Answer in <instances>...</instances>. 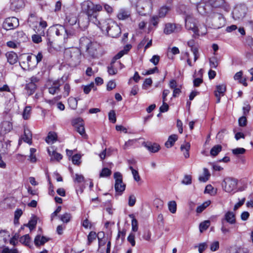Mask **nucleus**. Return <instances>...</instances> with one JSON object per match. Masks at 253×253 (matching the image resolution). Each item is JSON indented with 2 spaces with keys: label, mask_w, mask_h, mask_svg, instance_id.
Instances as JSON below:
<instances>
[{
  "label": "nucleus",
  "mask_w": 253,
  "mask_h": 253,
  "mask_svg": "<svg viewBox=\"0 0 253 253\" xmlns=\"http://www.w3.org/2000/svg\"><path fill=\"white\" fill-rule=\"evenodd\" d=\"M78 21L77 16L70 13L66 15L64 25L56 24L50 27L47 32V44L48 47H52L53 41L50 34L54 33L57 36H62L63 43H66L68 40L76 36V30L72 26L75 25Z\"/></svg>",
  "instance_id": "f257e3e1"
},
{
  "label": "nucleus",
  "mask_w": 253,
  "mask_h": 253,
  "mask_svg": "<svg viewBox=\"0 0 253 253\" xmlns=\"http://www.w3.org/2000/svg\"><path fill=\"white\" fill-rule=\"evenodd\" d=\"M96 25L102 32H106L108 35L112 38L118 37L121 33V28L119 25L110 19L105 20H100L99 24Z\"/></svg>",
  "instance_id": "f03ea898"
},
{
  "label": "nucleus",
  "mask_w": 253,
  "mask_h": 253,
  "mask_svg": "<svg viewBox=\"0 0 253 253\" xmlns=\"http://www.w3.org/2000/svg\"><path fill=\"white\" fill-rule=\"evenodd\" d=\"M64 59L71 66H76L81 62V50L78 48L66 49L64 54Z\"/></svg>",
  "instance_id": "7ed1b4c3"
},
{
  "label": "nucleus",
  "mask_w": 253,
  "mask_h": 253,
  "mask_svg": "<svg viewBox=\"0 0 253 253\" xmlns=\"http://www.w3.org/2000/svg\"><path fill=\"white\" fill-rule=\"evenodd\" d=\"M94 3L89 0L84 1L81 4V8L82 11L85 13L87 16V21L90 22L94 24H99V21L97 18V15L93 14Z\"/></svg>",
  "instance_id": "20e7f679"
},
{
  "label": "nucleus",
  "mask_w": 253,
  "mask_h": 253,
  "mask_svg": "<svg viewBox=\"0 0 253 253\" xmlns=\"http://www.w3.org/2000/svg\"><path fill=\"white\" fill-rule=\"evenodd\" d=\"M236 216L233 212L228 211L225 212L223 217L221 219V231L222 234L226 235L230 232V228L226 222L230 224H234L236 223Z\"/></svg>",
  "instance_id": "39448f33"
},
{
  "label": "nucleus",
  "mask_w": 253,
  "mask_h": 253,
  "mask_svg": "<svg viewBox=\"0 0 253 253\" xmlns=\"http://www.w3.org/2000/svg\"><path fill=\"white\" fill-rule=\"evenodd\" d=\"M185 27L188 30H191L194 33L193 37L196 38L199 36V29L197 26V20L191 14H187L185 18Z\"/></svg>",
  "instance_id": "423d86ee"
},
{
  "label": "nucleus",
  "mask_w": 253,
  "mask_h": 253,
  "mask_svg": "<svg viewBox=\"0 0 253 253\" xmlns=\"http://www.w3.org/2000/svg\"><path fill=\"white\" fill-rule=\"evenodd\" d=\"M80 45L82 47L85 48L86 51L91 56H93L96 51L97 44L91 42L88 38L83 37L80 41Z\"/></svg>",
  "instance_id": "0eeeda50"
},
{
  "label": "nucleus",
  "mask_w": 253,
  "mask_h": 253,
  "mask_svg": "<svg viewBox=\"0 0 253 253\" xmlns=\"http://www.w3.org/2000/svg\"><path fill=\"white\" fill-rule=\"evenodd\" d=\"M238 184V180L232 177L225 178L222 183V186L224 190L228 193L236 192Z\"/></svg>",
  "instance_id": "6e6552de"
},
{
  "label": "nucleus",
  "mask_w": 253,
  "mask_h": 253,
  "mask_svg": "<svg viewBox=\"0 0 253 253\" xmlns=\"http://www.w3.org/2000/svg\"><path fill=\"white\" fill-rule=\"evenodd\" d=\"M115 179V189L117 195H121L125 191L126 184L123 182V176L119 172H116L114 174Z\"/></svg>",
  "instance_id": "1a4fd4ad"
},
{
  "label": "nucleus",
  "mask_w": 253,
  "mask_h": 253,
  "mask_svg": "<svg viewBox=\"0 0 253 253\" xmlns=\"http://www.w3.org/2000/svg\"><path fill=\"white\" fill-rule=\"evenodd\" d=\"M247 11V7L244 3H240L236 5L232 14L235 20L243 19L246 15Z\"/></svg>",
  "instance_id": "9d476101"
},
{
  "label": "nucleus",
  "mask_w": 253,
  "mask_h": 253,
  "mask_svg": "<svg viewBox=\"0 0 253 253\" xmlns=\"http://www.w3.org/2000/svg\"><path fill=\"white\" fill-rule=\"evenodd\" d=\"M39 81V79L35 76L32 77L27 81V83L25 85V89L29 95H31L34 93L37 88L36 84Z\"/></svg>",
  "instance_id": "9b49d317"
},
{
  "label": "nucleus",
  "mask_w": 253,
  "mask_h": 253,
  "mask_svg": "<svg viewBox=\"0 0 253 253\" xmlns=\"http://www.w3.org/2000/svg\"><path fill=\"white\" fill-rule=\"evenodd\" d=\"M67 80L66 77H62L61 79L55 80L53 82H50V86L48 87V92L51 94H54L60 90V86L61 84L64 83Z\"/></svg>",
  "instance_id": "f8f14e48"
},
{
  "label": "nucleus",
  "mask_w": 253,
  "mask_h": 253,
  "mask_svg": "<svg viewBox=\"0 0 253 253\" xmlns=\"http://www.w3.org/2000/svg\"><path fill=\"white\" fill-rule=\"evenodd\" d=\"M19 20L15 17H8L5 19L2 27L6 30H13L19 26Z\"/></svg>",
  "instance_id": "ddd939ff"
},
{
  "label": "nucleus",
  "mask_w": 253,
  "mask_h": 253,
  "mask_svg": "<svg viewBox=\"0 0 253 253\" xmlns=\"http://www.w3.org/2000/svg\"><path fill=\"white\" fill-rule=\"evenodd\" d=\"M73 125L75 126L77 131L79 132L84 138H87V135L85 131L83 120L79 118L74 120L72 122Z\"/></svg>",
  "instance_id": "4468645a"
},
{
  "label": "nucleus",
  "mask_w": 253,
  "mask_h": 253,
  "mask_svg": "<svg viewBox=\"0 0 253 253\" xmlns=\"http://www.w3.org/2000/svg\"><path fill=\"white\" fill-rule=\"evenodd\" d=\"M31 145L32 143V134L31 130L27 126L24 127V134L21 136L18 141V144H21L22 141Z\"/></svg>",
  "instance_id": "2eb2a0df"
},
{
  "label": "nucleus",
  "mask_w": 253,
  "mask_h": 253,
  "mask_svg": "<svg viewBox=\"0 0 253 253\" xmlns=\"http://www.w3.org/2000/svg\"><path fill=\"white\" fill-rule=\"evenodd\" d=\"M213 21L215 28L219 29L223 27L225 24V19L223 15L214 13L213 16Z\"/></svg>",
  "instance_id": "dca6fc26"
},
{
  "label": "nucleus",
  "mask_w": 253,
  "mask_h": 253,
  "mask_svg": "<svg viewBox=\"0 0 253 253\" xmlns=\"http://www.w3.org/2000/svg\"><path fill=\"white\" fill-rule=\"evenodd\" d=\"M2 91H6L10 93V94L7 95L9 97L8 104H9V107L13 106L16 102V98L14 93L10 91L8 85L7 84H4L2 86H0V92Z\"/></svg>",
  "instance_id": "f3484780"
},
{
  "label": "nucleus",
  "mask_w": 253,
  "mask_h": 253,
  "mask_svg": "<svg viewBox=\"0 0 253 253\" xmlns=\"http://www.w3.org/2000/svg\"><path fill=\"white\" fill-rule=\"evenodd\" d=\"M131 11L127 8H120L117 14V18L120 20H125L130 17Z\"/></svg>",
  "instance_id": "a211bd4d"
},
{
  "label": "nucleus",
  "mask_w": 253,
  "mask_h": 253,
  "mask_svg": "<svg viewBox=\"0 0 253 253\" xmlns=\"http://www.w3.org/2000/svg\"><path fill=\"white\" fill-rule=\"evenodd\" d=\"M12 129V125L9 121H3L0 124V133L5 134Z\"/></svg>",
  "instance_id": "6ab92c4d"
},
{
  "label": "nucleus",
  "mask_w": 253,
  "mask_h": 253,
  "mask_svg": "<svg viewBox=\"0 0 253 253\" xmlns=\"http://www.w3.org/2000/svg\"><path fill=\"white\" fill-rule=\"evenodd\" d=\"M25 6V3L23 0H12L11 2V9L14 10H20Z\"/></svg>",
  "instance_id": "aec40b11"
},
{
  "label": "nucleus",
  "mask_w": 253,
  "mask_h": 253,
  "mask_svg": "<svg viewBox=\"0 0 253 253\" xmlns=\"http://www.w3.org/2000/svg\"><path fill=\"white\" fill-rule=\"evenodd\" d=\"M7 62L11 65H13L17 62L18 56L16 53L10 51L5 54Z\"/></svg>",
  "instance_id": "412c9836"
},
{
  "label": "nucleus",
  "mask_w": 253,
  "mask_h": 253,
  "mask_svg": "<svg viewBox=\"0 0 253 253\" xmlns=\"http://www.w3.org/2000/svg\"><path fill=\"white\" fill-rule=\"evenodd\" d=\"M47 151L49 155L51 157V161L56 160L59 161L62 159V155L54 151L52 147L48 148Z\"/></svg>",
  "instance_id": "4be33fe9"
},
{
  "label": "nucleus",
  "mask_w": 253,
  "mask_h": 253,
  "mask_svg": "<svg viewBox=\"0 0 253 253\" xmlns=\"http://www.w3.org/2000/svg\"><path fill=\"white\" fill-rule=\"evenodd\" d=\"M212 4L213 7L221 8L226 11H229V6L224 0H215Z\"/></svg>",
  "instance_id": "5701e85b"
},
{
  "label": "nucleus",
  "mask_w": 253,
  "mask_h": 253,
  "mask_svg": "<svg viewBox=\"0 0 253 253\" xmlns=\"http://www.w3.org/2000/svg\"><path fill=\"white\" fill-rule=\"evenodd\" d=\"M176 30V26L175 24L168 23L165 25L164 32L167 35H169L174 33Z\"/></svg>",
  "instance_id": "b1692460"
},
{
  "label": "nucleus",
  "mask_w": 253,
  "mask_h": 253,
  "mask_svg": "<svg viewBox=\"0 0 253 253\" xmlns=\"http://www.w3.org/2000/svg\"><path fill=\"white\" fill-rule=\"evenodd\" d=\"M48 241V239L45 237L37 235L35 238L34 243L36 246H39L41 245H43Z\"/></svg>",
  "instance_id": "393cba45"
},
{
  "label": "nucleus",
  "mask_w": 253,
  "mask_h": 253,
  "mask_svg": "<svg viewBox=\"0 0 253 253\" xmlns=\"http://www.w3.org/2000/svg\"><path fill=\"white\" fill-rule=\"evenodd\" d=\"M57 138V134L54 132L50 131L46 137L45 141L48 144H52L56 141Z\"/></svg>",
  "instance_id": "a878e982"
},
{
  "label": "nucleus",
  "mask_w": 253,
  "mask_h": 253,
  "mask_svg": "<svg viewBox=\"0 0 253 253\" xmlns=\"http://www.w3.org/2000/svg\"><path fill=\"white\" fill-rule=\"evenodd\" d=\"M178 137L176 134H172L169 137L167 141L165 143V146L167 148L171 147L177 140Z\"/></svg>",
  "instance_id": "bb28decb"
},
{
  "label": "nucleus",
  "mask_w": 253,
  "mask_h": 253,
  "mask_svg": "<svg viewBox=\"0 0 253 253\" xmlns=\"http://www.w3.org/2000/svg\"><path fill=\"white\" fill-rule=\"evenodd\" d=\"M210 176L209 170L207 168H204L203 175L199 176V180L201 182H206L209 179Z\"/></svg>",
  "instance_id": "cd10ccee"
},
{
  "label": "nucleus",
  "mask_w": 253,
  "mask_h": 253,
  "mask_svg": "<svg viewBox=\"0 0 253 253\" xmlns=\"http://www.w3.org/2000/svg\"><path fill=\"white\" fill-rule=\"evenodd\" d=\"M190 148V144L189 142H186L185 144L181 145L180 149L183 152V155L185 158L189 157V151Z\"/></svg>",
  "instance_id": "c85d7f7f"
},
{
  "label": "nucleus",
  "mask_w": 253,
  "mask_h": 253,
  "mask_svg": "<svg viewBox=\"0 0 253 253\" xmlns=\"http://www.w3.org/2000/svg\"><path fill=\"white\" fill-rule=\"evenodd\" d=\"M131 45L130 44L126 45L124 49L120 51L117 55H115V58L116 59H119L121 58L124 55L126 54L127 52L130 49Z\"/></svg>",
  "instance_id": "c756f323"
},
{
  "label": "nucleus",
  "mask_w": 253,
  "mask_h": 253,
  "mask_svg": "<svg viewBox=\"0 0 253 253\" xmlns=\"http://www.w3.org/2000/svg\"><path fill=\"white\" fill-rule=\"evenodd\" d=\"M28 22L30 26H34L38 22V18L35 13H31L28 19Z\"/></svg>",
  "instance_id": "7c9ffc66"
},
{
  "label": "nucleus",
  "mask_w": 253,
  "mask_h": 253,
  "mask_svg": "<svg viewBox=\"0 0 253 253\" xmlns=\"http://www.w3.org/2000/svg\"><path fill=\"white\" fill-rule=\"evenodd\" d=\"M210 221L205 220L201 222L199 225V230L201 233H202L204 231L206 230L210 226Z\"/></svg>",
  "instance_id": "2f4dec72"
},
{
  "label": "nucleus",
  "mask_w": 253,
  "mask_h": 253,
  "mask_svg": "<svg viewBox=\"0 0 253 253\" xmlns=\"http://www.w3.org/2000/svg\"><path fill=\"white\" fill-rule=\"evenodd\" d=\"M222 147L220 145L214 146L211 150V155L212 156H215L221 151Z\"/></svg>",
  "instance_id": "473e14b6"
},
{
  "label": "nucleus",
  "mask_w": 253,
  "mask_h": 253,
  "mask_svg": "<svg viewBox=\"0 0 253 253\" xmlns=\"http://www.w3.org/2000/svg\"><path fill=\"white\" fill-rule=\"evenodd\" d=\"M20 243L27 246H30V243L31 241V239L28 234H26L23 236H22L19 240Z\"/></svg>",
  "instance_id": "72a5a7b5"
},
{
  "label": "nucleus",
  "mask_w": 253,
  "mask_h": 253,
  "mask_svg": "<svg viewBox=\"0 0 253 253\" xmlns=\"http://www.w3.org/2000/svg\"><path fill=\"white\" fill-rule=\"evenodd\" d=\"M214 93H218L220 95L223 96L226 91V86L224 84L218 85L216 87Z\"/></svg>",
  "instance_id": "f704fd0d"
},
{
  "label": "nucleus",
  "mask_w": 253,
  "mask_h": 253,
  "mask_svg": "<svg viewBox=\"0 0 253 253\" xmlns=\"http://www.w3.org/2000/svg\"><path fill=\"white\" fill-rule=\"evenodd\" d=\"M146 147L149 151H150L152 153H156V152H158L160 149L159 145H158L156 143H154L153 144L146 145Z\"/></svg>",
  "instance_id": "c9c22d12"
},
{
  "label": "nucleus",
  "mask_w": 253,
  "mask_h": 253,
  "mask_svg": "<svg viewBox=\"0 0 253 253\" xmlns=\"http://www.w3.org/2000/svg\"><path fill=\"white\" fill-rule=\"evenodd\" d=\"M68 103L72 109H76L77 107L78 101L76 98L70 97L68 99Z\"/></svg>",
  "instance_id": "e433bc0d"
},
{
  "label": "nucleus",
  "mask_w": 253,
  "mask_h": 253,
  "mask_svg": "<svg viewBox=\"0 0 253 253\" xmlns=\"http://www.w3.org/2000/svg\"><path fill=\"white\" fill-rule=\"evenodd\" d=\"M169 210L172 213L176 212L177 205L176 203L174 201H171L168 203Z\"/></svg>",
  "instance_id": "4c0bfd02"
},
{
  "label": "nucleus",
  "mask_w": 253,
  "mask_h": 253,
  "mask_svg": "<svg viewBox=\"0 0 253 253\" xmlns=\"http://www.w3.org/2000/svg\"><path fill=\"white\" fill-rule=\"evenodd\" d=\"M169 11V8L167 6H163L159 9L158 16L160 18H163L166 16Z\"/></svg>",
  "instance_id": "58836bf2"
},
{
  "label": "nucleus",
  "mask_w": 253,
  "mask_h": 253,
  "mask_svg": "<svg viewBox=\"0 0 253 253\" xmlns=\"http://www.w3.org/2000/svg\"><path fill=\"white\" fill-rule=\"evenodd\" d=\"M187 45L190 47L191 51H194V49L199 50L197 43L193 39L189 40L187 42Z\"/></svg>",
  "instance_id": "ea45409f"
},
{
  "label": "nucleus",
  "mask_w": 253,
  "mask_h": 253,
  "mask_svg": "<svg viewBox=\"0 0 253 253\" xmlns=\"http://www.w3.org/2000/svg\"><path fill=\"white\" fill-rule=\"evenodd\" d=\"M111 170L106 168H103L100 173L99 176L100 177H108L111 174Z\"/></svg>",
  "instance_id": "a19ab883"
},
{
  "label": "nucleus",
  "mask_w": 253,
  "mask_h": 253,
  "mask_svg": "<svg viewBox=\"0 0 253 253\" xmlns=\"http://www.w3.org/2000/svg\"><path fill=\"white\" fill-rule=\"evenodd\" d=\"M92 88L94 90L96 89V87H95L94 84L93 82L84 86V92L85 94H88Z\"/></svg>",
  "instance_id": "79ce46f5"
},
{
  "label": "nucleus",
  "mask_w": 253,
  "mask_h": 253,
  "mask_svg": "<svg viewBox=\"0 0 253 253\" xmlns=\"http://www.w3.org/2000/svg\"><path fill=\"white\" fill-rule=\"evenodd\" d=\"M37 224V220L35 218L31 219L27 224H24V226L28 227L30 230H33L36 227Z\"/></svg>",
  "instance_id": "37998d69"
},
{
  "label": "nucleus",
  "mask_w": 253,
  "mask_h": 253,
  "mask_svg": "<svg viewBox=\"0 0 253 253\" xmlns=\"http://www.w3.org/2000/svg\"><path fill=\"white\" fill-rule=\"evenodd\" d=\"M31 107L30 106H26L23 113V117L25 120H28L31 115Z\"/></svg>",
  "instance_id": "c03bdc74"
},
{
  "label": "nucleus",
  "mask_w": 253,
  "mask_h": 253,
  "mask_svg": "<svg viewBox=\"0 0 253 253\" xmlns=\"http://www.w3.org/2000/svg\"><path fill=\"white\" fill-rule=\"evenodd\" d=\"M129 169L131 170L134 179L136 181H139L140 180V177L138 171L135 170L132 166H129Z\"/></svg>",
  "instance_id": "a18cd8bd"
},
{
  "label": "nucleus",
  "mask_w": 253,
  "mask_h": 253,
  "mask_svg": "<svg viewBox=\"0 0 253 253\" xmlns=\"http://www.w3.org/2000/svg\"><path fill=\"white\" fill-rule=\"evenodd\" d=\"M71 215L69 213H65L60 216L61 220L64 223H68L70 221Z\"/></svg>",
  "instance_id": "49530a36"
},
{
  "label": "nucleus",
  "mask_w": 253,
  "mask_h": 253,
  "mask_svg": "<svg viewBox=\"0 0 253 253\" xmlns=\"http://www.w3.org/2000/svg\"><path fill=\"white\" fill-rule=\"evenodd\" d=\"M232 153L236 156L240 154H243L246 152V149L243 148H237L236 149H232Z\"/></svg>",
  "instance_id": "de8ad7c7"
},
{
  "label": "nucleus",
  "mask_w": 253,
  "mask_h": 253,
  "mask_svg": "<svg viewBox=\"0 0 253 253\" xmlns=\"http://www.w3.org/2000/svg\"><path fill=\"white\" fill-rule=\"evenodd\" d=\"M108 118L109 121L112 123L114 124L116 122V113L114 110H111L109 112Z\"/></svg>",
  "instance_id": "09e8293b"
},
{
  "label": "nucleus",
  "mask_w": 253,
  "mask_h": 253,
  "mask_svg": "<svg viewBox=\"0 0 253 253\" xmlns=\"http://www.w3.org/2000/svg\"><path fill=\"white\" fill-rule=\"evenodd\" d=\"M84 180V178L83 175L78 173L75 174V177L74 178V181L75 182L80 183L83 182Z\"/></svg>",
  "instance_id": "8fccbe9b"
},
{
  "label": "nucleus",
  "mask_w": 253,
  "mask_h": 253,
  "mask_svg": "<svg viewBox=\"0 0 253 253\" xmlns=\"http://www.w3.org/2000/svg\"><path fill=\"white\" fill-rule=\"evenodd\" d=\"M81 156L80 154H75L72 157V162L75 165H79L81 163Z\"/></svg>",
  "instance_id": "3c124183"
},
{
  "label": "nucleus",
  "mask_w": 253,
  "mask_h": 253,
  "mask_svg": "<svg viewBox=\"0 0 253 253\" xmlns=\"http://www.w3.org/2000/svg\"><path fill=\"white\" fill-rule=\"evenodd\" d=\"M192 182V177L191 175H185L181 183L185 185H189Z\"/></svg>",
  "instance_id": "603ef678"
},
{
  "label": "nucleus",
  "mask_w": 253,
  "mask_h": 253,
  "mask_svg": "<svg viewBox=\"0 0 253 253\" xmlns=\"http://www.w3.org/2000/svg\"><path fill=\"white\" fill-rule=\"evenodd\" d=\"M96 234L95 232H90L88 235L87 240H88V245H89L96 238Z\"/></svg>",
  "instance_id": "864d4df0"
},
{
  "label": "nucleus",
  "mask_w": 253,
  "mask_h": 253,
  "mask_svg": "<svg viewBox=\"0 0 253 253\" xmlns=\"http://www.w3.org/2000/svg\"><path fill=\"white\" fill-rule=\"evenodd\" d=\"M218 63L216 57H212L210 59V65L211 68H216Z\"/></svg>",
  "instance_id": "5fc2aeb1"
},
{
  "label": "nucleus",
  "mask_w": 253,
  "mask_h": 253,
  "mask_svg": "<svg viewBox=\"0 0 253 253\" xmlns=\"http://www.w3.org/2000/svg\"><path fill=\"white\" fill-rule=\"evenodd\" d=\"M22 211L21 209H17L14 213V223H16V221H19V219L22 214Z\"/></svg>",
  "instance_id": "6e6d98bb"
},
{
  "label": "nucleus",
  "mask_w": 253,
  "mask_h": 253,
  "mask_svg": "<svg viewBox=\"0 0 253 253\" xmlns=\"http://www.w3.org/2000/svg\"><path fill=\"white\" fill-rule=\"evenodd\" d=\"M70 91V86L69 84H65L64 86L63 96L66 97L69 95Z\"/></svg>",
  "instance_id": "4d7b16f0"
},
{
  "label": "nucleus",
  "mask_w": 253,
  "mask_h": 253,
  "mask_svg": "<svg viewBox=\"0 0 253 253\" xmlns=\"http://www.w3.org/2000/svg\"><path fill=\"white\" fill-rule=\"evenodd\" d=\"M247 120L245 116H242L239 119L238 123L239 125L240 126L243 127L246 126L247 125Z\"/></svg>",
  "instance_id": "13d9d810"
},
{
  "label": "nucleus",
  "mask_w": 253,
  "mask_h": 253,
  "mask_svg": "<svg viewBox=\"0 0 253 253\" xmlns=\"http://www.w3.org/2000/svg\"><path fill=\"white\" fill-rule=\"evenodd\" d=\"M159 17L157 15H154L151 18V23L154 26H156L159 22Z\"/></svg>",
  "instance_id": "bf43d9fd"
},
{
  "label": "nucleus",
  "mask_w": 253,
  "mask_h": 253,
  "mask_svg": "<svg viewBox=\"0 0 253 253\" xmlns=\"http://www.w3.org/2000/svg\"><path fill=\"white\" fill-rule=\"evenodd\" d=\"M116 83L114 81H109L107 85V90H111L113 89L116 87Z\"/></svg>",
  "instance_id": "052dcab7"
},
{
  "label": "nucleus",
  "mask_w": 253,
  "mask_h": 253,
  "mask_svg": "<svg viewBox=\"0 0 253 253\" xmlns=\"http://www.w3.org/2000/svg\"><path fill=\"white\" fill-rule=\"evenodd\" d=\"M134 238L135 235L132 233H130L127 237L128 241L130 243L131 245L133 247L135 245V241Z\"/></svg>",
  "instance_id": "680f3d73"
},
{
  "label": "nucleus",
  "mask_w": 253,
  "mask_h": 253,
  "mask_svg": "<svg viewBox=\"0 0 253 253\" xmlns=\"http://www.w3.org/2000/svg\"><path fill=\"white\" fill-rule=\"evenodd\" d=\"M160 61V56L157 55H153L150 61L154 65H157Z\"/></svg>",
  "instance_id": "e2e57ef3"
},
{
  "label": "nucleus",
  "mask_w": 253,
  "mask_h": 253,
  "mask_svg": "<svg viewBox=\"0 0 253 253\" xmlns=\"http://www.w3.org/2000/svg\"><path fill=\"white\" fill-rule=\"evenodd\" d=\"M152 84V80L151 78L146 79L143 84V88L146 89L148 86H150Z\"/></svg>",
  "instance_id": "0e129e2a"
},
{
  "label": "nucleus",
  "mask_w": 253,
  "mask_h": 253,
  "mask_svg": "<svg viewBox=\"0 0 253 253\" xmlns=\"http://www.w3.org/2000/svg\"><path fill=\"white\" fill-rule=\"evenodd\" d=\"M169 106L166 102H163V105L160 107L161 112L164 113L168 111Z\"/></svg>",
  "instance_id": "69168bd1"
},
{
  "label": "nucleus",
  "mask_w": 253,
  "mask_h": 253,
  "mask_svg": "<svg viewBox=\"0 0 253 253\" xmlns=\"http://www.w3.org/2000/svg\"><path fill=\"white\" fill-rule=\"evenodd\" d=\"M32 38L33 42L36 43H40L42 41L41 37L39 35L35 34L32 36Z\"/></svg>",
  "instance_id": "338daca9"
},
{
  "label": "nucleus",
  "mask_w": 253,
  "mask_h": 253,
  "mask_svg": "<svg viewBox=\"0 0 253 253\" xmlns=\"http://www.w3.org/2000/svg\"><path fill=\"white\" fill-rule=\"evenodd\" d=\"M248 252L247 248L239 247L236 248L235 253H248Z\"/></svg>",
  "instance_id": "774afa93"
}]
</instances>
